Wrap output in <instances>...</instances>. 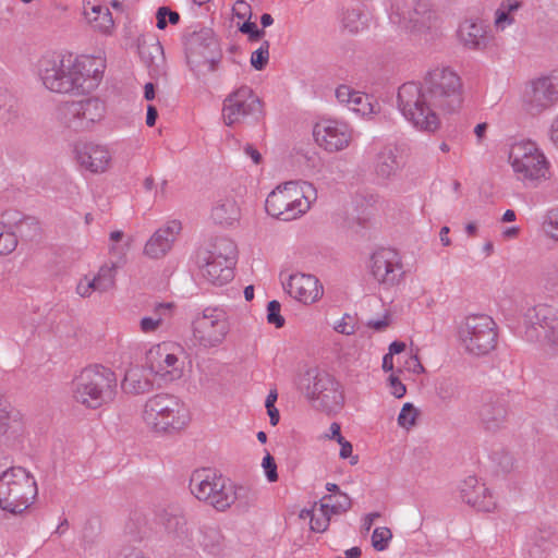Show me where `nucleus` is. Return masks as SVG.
Listing matches in <instances>:
<instances>
[{
	"mask_svg": "<svg viewBox=\"0 0 558 558\" xmlns=\"http://www.w3.org/2000/svg\"><path fill=\"white\" fill-rule=\"evenodd\" d=\"M416 416H417L416 408L412 403L407 402L403 404V407L398 415V424L401 427L409 428L415 424Z\"/></svg>",
	"mask_w": 558,
	"mask_h": 558,
	"instance_id": "603ef678",
	"label": "nucleus"
},
{
	"mask_svg": "<svg viewBox=\"0 0 558 558\" xmlns=\"http://www.w3.org/2000/svg\"><path fill=\"white\" fill-rule=\"evenodd\" d=\"M195 342L205 349L218 347L230 331L227 313L219 307H206L192 322Z\"/></svg>",
	"mask_w": 558,
	"mask_h": 558,
	"instance_id": "ddd939ff",
	"label": "nucleus"
},
{
	"mask_svg": "<svg viewBox=\"0 0 558 558\" xmlns=\"http://www.w3.org/2000/svg\"><path fill=\"white\" fill-rule=\"evenodd\" d=\"M543 230L547 236L558 241V207L547 213L543 222Z\"/></svg>",
	"mask_w": 558,
	"mask_h": 558,
	"instance_id": "3c124183",
	"label": "nucleus"
},
{
	"mask_svg": "<svg viewBox=\"0 0 558 558\" xmlns=\"http://www.w3.org/2000/svg\"><path fill=\"white\" fill-rule=\"evenodd\" d=\"M190 490L199 500L226 511L232 505L246 512L257 500L256 492L247 486L234 485L210 469L195 470L190 478Z\"/></svg>",
	"mask_w": 558,
	"mask_h": 558,
	"instance_id": "f03ea898",
	"label": "nucleus"
},
{
	"mask_svg": "<svg viewBox=\"0 0 558 558\" xmlns=\"http://www.w3.org/2000/svg\"><path fill=\"white\" fill-rule=\"evenodd\" d=\"M204 264L201 265V275L208 282L222 286L233 279V267L210 256L206 255L203 257Z\"/></svg>",
	"mask_w": 558,
	"mask_h": 558,
	"instance_id": "cd10ccee",
	"label": "nucleus"
},
{
	"mask_svg": "<svg viewBox=\"0 0 558 558\" xmlns=\"http://www.w3.org/2000/svg\"><path fill=\"white\" fill-rule=\"evenodd\" d=\"M421 85L435 111L438 109L445 112H453L461 107V80L449 68H436L429 71Z\"/></svg>",
	"mask_w": 558,
	"mask_h": 558,
	"instance_id": "6e6552de",
	"label": "nucleus"
},
{
	"mask_svg": "<svg viewBox=\"0 0 558 558\" xmlns=\"http://www.w3.org/2000/svg\"><path fill=\"white\" fill-rule=\"evenodd\" d=\"M153 381L144 375L143 369L138 367L130 368L124 375L122 389L132 395H142L151 391Z\"/></svg>",
	"mask_w": 558,
	"mask_h": 558,
	"instance_id": "473e14b6",
	"label": "nucleus"
},
{
	"mask_svg": "<svg viewBox=\"0 0 558 558\" xmlns=\"http://www.w3.org/2000/svg\"><path fill=\"white\" fill-rule=\"evenodd\" d=\"M104 69V61L96 57H45L39 61V77L53 93L86 94L99 85Z\"/></svg>",
	"mask_w": 558,
	"mask_h": 558,
	"instance_id": "f257e3e1",
	"label": "nucleus"
},
{
	"mask_svg": "<svg viewBox=\"0 0 558 558\" xmlns=\"http://www.w3.org/2000/svg\"><path fill=\"white\" fill-rule=\"evenodd\" d=\"M349 108L357 113L367 114L372 111L371 102L368 101V96L361 94L359 92L352 97L351 102L348 105Z\"/></svg>",
	"mask_w": 558,
	"mask_h": 558,
	"instance_id": "5fc2aeb1",
	"label": "nucleus"
},
{
	"mask_svg": "<svg viewBox=\"0 0 558 558\" xmlns=\"http://www.w3.org/2000/svg\"><path fill=\"white\" fill-rule=\"evenodd\" d=\"M199 544L211 555H218L222 550V535L215 525L204 524L199 527Z\"/></svg>",
	"mask_w": 558,
	"mask_h": 558,
	"instance_id": "58836bf2",
	"label": "nucleus"
},
{
	"mask_svg": "<svg viewBox=\"0 0 558 558\" xmlns=\"http://www.w3.org/2000/svg\"><path fill=\"white\" fill-rule=\"evenodd\" d=\"M240 31L248 35L251 41H257L265 35V31L263 28L259 29L256 23L251 21H245L242 26H240Z\"/></svg>",
	"mask_w": 558,
	"mask_h": 558,
	"instance_id": "13d9d810",
	"label": "nucleus"
},
{
	"mask_svg": "<svg viewBox=\"0 0 558 558\" xmlns=\"http://www.w3.org/2000/svg\"><path fill=\"white\" fill-rule=\"evenodd\" d=\"M392 538L390 529L386 526L376 527L372 534V546L378 550H385Z\"/></svg>",
	"mask_w": 558,
	"mask_h": 558,
	"instance_id": "49530a36",
	"label": "nucleus"
},
{
	"mask_svg": "<svg viewBox=\"0 0 558 558\" xmlns=\"http://www.w3.org/2000/svg\"><path fill=\"white\" fill-rule=\"evenodd\" d=\"M403 167L399 148L395 145H386L376 155L375 173L379 179L387 180L393 177Z\"/></svg>",
	"mask_w": 558,
	"mask_h": 558,
	"instance_id": "bb28decb",
	"label": "nucleus"
},
{
	"mask_svg": "<svg viewBox=\"0 0 558 558\" xmlns=\"http://www.w3.org/2000/svg\"><path fill=\"white\" fill-rule=\"evenodd\" d=\"M549 178V161L535 143L525 141V179L542 181Z\"/></svg>",
	"mask_w": 558,
	"mask_h": 558,
	"instance_id": "393cba45",
	"label": "nucleus"
},
{
	"mask_svg": "<svg viewBox=\"0 0 558 558\" xmlns=\"http://www.w3.org/2000/svg\"><path fill=\"white\" fill-rule=\"evenodd\" d=\"M143 420L157 433H173L186 427L190 422V413L178 397L157 393L146 401Z\"/></svg>",
	"mask_w": 558,
	"mask_h": 558,
	"instance_id": "423d86ee",
	"label": "nucleus"
},
{
	"mask_svg": "<svg viewBox=\"0 0 558 558\" xmlns=\"http://www.w3.org/2000/svg\"><path fill=\"white\" fill-rule=\"evenodd\" d=\"M97 291L93 279L84 277L76 286V292L82 298L90 296L92 292Z\"/></svg>",
	"mask_w": 558,
	"mask_h": 558,
	"instance_id": "052dcab7",
	"label": "nucleus"
},
{
	"mask_svg": "<svg viewBox=\"0 0 558 558\" xmlns=\"http://www.w3.org/2000/svg\"><path fill=\"white\" fill-rule=\"evenodd\" d=\"M286 291L290 296L303 304H312L318 301L323 293V286L313 275L293 274L289 277Z\"/></svg>",
	"mask_w": 558,
	"mask_h": 558,
	"instance_id": "412c9836",
	"label": "nucleus"
},
{
	"mask_svg": "<svg viewBox=\"0 0 558 558\" xmlns=\"http://www.w3.org/2000/svg\"><path fill=\"white\" fill-rule=\"evenodd\" d=\"M355 93L356 92L352 90L349 86L341 85L336 89V97L340 102L349 105Z\"/></svg>",
	"mask_w": 558,
	"mask_h": 558,
	"instance_id": "0e129e2a",
	"label": "nucleus"
},
{
	"mask_svg": "<svg viewBox=\"0 0 558 558\" xmlns=\"http://www.w3.org/2000/svg\"><path fill=\"white\" fill-rule=\"evenodd\" d=\"M180 231L181 223L179 221H168L148 239L144 247V254L149 258H160L165 256L171 250Z\"/></svg>",
	"mask_w": 558,
	"mask_h": 558,
	"instance_id": "b1692460",
	"label": "nucleus"
},
{
	"mask_svg": "<svg viewBox=\"0 0 558 558\" xmlns=\"http://www.w3.org/2000/svg\"><path fill=\"white\" fill-rule=\"evenodd\" d=\"M389 385L391 387V393L396 397V398H402L405 392H407V388L400 381V379L395 376V375H390L389 376Z\"/></svg>",
	"mask_w": 558,
	"mask_h": 558,
	"instance_id": "680f3d73",
	"label": "nucleus"
},
{
	"mask_svg": "<svg viewBox=\"0 0 558 558\" xmlns=\"http://www.w3.org/2000/svg\"><path fill=\"white\" fill-rule=\"evenodd\" d=\"M397 106L405 120L417 130L434 133L439 129V116L429 105L421 83L402 84L398 90Z\"/></svg>",
	"mask_w": 558,
	"mask_h": 558,
	"instance_id": "0eeeda50",
	"label": "nucleus"
},
{
	"mask_svg": "<svg viewBox=\"0 0 558 558\" xmlns=\"http://www.w3.org/2000/svg\"><path fill=\"white\" fill-rule=\"evenodd\" d=\"M116 558H147L145 554L132 546H125L123 547L118 554Z\"/></svg>",
	"mask_w": 558,
	"mask_h": 558,
	"instance_id": "69168bd1",
	"label": "nucleus"
},
{
	"mask_svg": "<svg viewBox=\"0 0 558 558\" xmlns=\"http://www.w3.org/2000/svg\"><path fill=\"white\" fill-rule=\"evenodd\" d=\"M527 110L538 113L558 101V74L531 82L527 93Z\"/></svg>",
	"mask_w": 558,
	"mask_h": 558,
	"instance_id": "6ab92c4d",
	"label": "nucleus"
},
{
	"mask_svg": "<svg viewBox=\"0 0 558 558\" xmlns=\"http://www.w3.org/2000/svg\"><path fill=\"white\" fill-rule=\"evenodd\" d=\"M508 160L514 172H523V141L515 140L509 144Z\"/></svg>",
	"mask_w": 558,
	"mask_h": 558,
	"instance_id": "a18cd8bd",
	"label": "nucleus"
},
{
	"mask_svg": "<svg viewBox=\"0 0 558 558\" xmlns=\"http://www.w3.org/2000/svg\"><path fill=\"white\" fill-rule=\"evenodd\" d=\"M83 15L92 27L100 33L108 34L113 28L112 14L107 7L84 1Z\"/></svg>",
	"mask_w": 558,
	"mask_h": 558,
	"instance_id": "c85d7f7f",
	"label": "nucleus"
},
{
	"mask_svg": "<svg viewBox=\"0 0 558 558\" xmlns=\"http://www.w3.org/2000/svg\"><path fill=\"white\" fill-rule=\"evenodd\" d=\"M148 520L145 514L140 511H134L126 524V530L135 538L142 539L147 534Z\"/></svg>",
	"mask_w": 558,
	"mask_h": 558,
	"instance_id": "c03bdc74",
	"label": "nucleus"
},
{
	"mask_svg": "<svg viewBox=\"0 0 558 558\" xmlns=\"http://www.w3.org/2000/svg\"><path fill=\"white\" fill-rule=\"evenodd\" d=\"M186 61L195 71L204 65L214 72L221 59V50L211 28L201 27L187 35L185 40Z\"/></svg>",
	"mask_w": 558,
	"mask_h": 558,
	"instance_id": "9b49d317",
	"label": "nucleus"
},
{
	"mask_svg": "<svg viewBox=\"0 0 558 558\" xmlns=\"http://www.w3.org/2000/svg\"><path fill=\"white\" fill-rule=\"evenodd\" d=\"M37 493L34 476L17 466L0 480V508L11 513H21L32 505Z\"/></svg>",
	"mask_w": 558,
	"mask_h": 558,
	"instance_id": "1a4fd4ad",
	"label": "nucleus"
},
{
	"mask_svg": "<svg viewBox=\"0 0 558 558\" xmlns=\"http://www.w3.org/2000/svg\"><path fill=\"white\" fill-rule=\"evenodd\" d=\"M460 497L469 506L478 511L490 512L496 502L485 484L480 483L475 476L466 477L460 485Z\"/></svg>",
	"mask_w": 558,
	"mask_h": 558,
	"instance_id": "4be33fe9",
	"label": "nucleus"
},
{
	"mask_svg": "<svg viewBox=\"0 0 558 558\" xmlns=\"http://www.w3.org/2000/svg\"><path fill=\"white\" fill-rule=\"evenodd\" d=\"M371 13L363 3H354L348 7L342 14L341 23L344 29L351 34H356L368 27Z\"/></svg>",
	"mask_w": 558,
	"mask_h": 558,
	"instance_id": "7c9ffc66",
	"label": "nucleus"
},
{
	"mask_svg": "<svg viewBox=\"0 0 558 558\" xmlns=\"http://www.w3.org/2000/svg\"><path fill=\"white\" fill-rule=\"evenodd\" d=\"M117 265H102L93 281L98 292H107L112 289L116 283Z\"/></svg>",
	"mask_w": 558,
	"mask_h": 558,
	"instance_id": "a19ab883",
	"label": "nucleus"
},
{
	"mask_svg": "<svg viewBox=\"0 0 558 558\" xmlns=\"http://www.w3.org/2000/svg\"><path fill=\"white\" fill-rule=\"evenodd\" d=\"M458 38L465 48L484 49L488 43L486 25L483 21L465 20L459 25Z\"/></svg>",
	"mask_w": 558,
	"mask_h": 558,
	"instance_id": "a878e982",
	"label": "nucleus"
},
{
	"mask_svg": "<svg viewBox=\"0 0 558 558\" xmlns=\"http://www.w3.org/2000/svg\"><path fill=\"white\" fill-rule=\"evenodd\" d=\"M281 305L278 301L272 300L267 305V322L276 328L284 326V318L280 314Z\"/></svg>",
	"mask_w": 558,
	"mask_h": 558,
	"instance_id": "6e6d98bb",
	"label": "nucleus"
},
{
	"mask_svg": "<svg viewBox=\"0 0 558 558\" xmlns=\"http://www.w3.org/2000/svg\"><path fill=\"white\" fill-rule=\"evenodd\" d=\"M222 264L234 267L236 263L238 250L235 243L229 238H218L213 244V248L205 253Z\"/></svg>",
	"mask_w": 558,
	"mask_h": 558,
	"instance_id": "c9c22d12",
	"label": "nucleus"
},
{
	"mask_svg": "<svg viewBox=\"0 0 558 558\" xmlns=\"http://www.w3.org/2000/svg\"><path fill=\"white\" fill-rule=\"evenodd\" d=\"M19 122L16 99L7 90L0 89V124L13 129Z\"/></svg>",
	"mask_w": 558,
	"mask_h": 558,
	"instance_id": "e433bc0d",
	"label": "nucleus"
},
{
	"mask_svg": "<svg viewBox=\"0 0 558 558\" xmlns=\"http://www.w3.org/2000/svg\"><path fill=\"white\" fill-rule=\"evenodd\" d=\"M459 338L470 354L486 355L497 344L496 323L487 315H471L460 328Z\"/></svg>",
	"mask_w": 558,
	"mask_h": 558,
	"instance_id": "9d476101",
	"label": "nucleus"
},
{
	"mask_svg": "<svg viewBox=\"0 0 558 558\" xmlns=\"http://www.w3.org/2000/svg\"><path fill=\"white\" fill-rule=\"evenodd\" d=\"M262 116V100L247 85L240 86L223 100L222 120L227 126L243 123L248 119L258 121Z\"/></svg>",
	"mask_w": 558,
	"mask_h": 558,
	"instance_id": "f8f14e48",
	"label": "nucleus"
},
{
	"mask_svg": "<svg viewBox=\"0 0 558 558\" xmlns=\"http://www.w3.org/2000/svg\"><path fill=\"white\" fill-rule=\"evenodd\" d=\"M335 497V501H332L333 497L331 495H325L322 498L320 502L325 510H329L331 514H341L351 509L352 501L345 493H339Z\"/></svg>",
	"mask_w": 558,
	"mask_h": 558,
	"instance_id": "37998d69",
	"label": "nucleus"
},
{
	"mask_svg": "<svg viewBox=\"0 0 558 558\" xmlns=\"http://www.w3.org/2000/svg\"><path fill=\"white\" fill-rule=\"evenodd\" d=\"M38 230V222L32 217H23L13 225L1 222L0 255H8L16 248L17 236L31 238Z\"/></svg>",
	"mask_w": 558,
	"mask_h": 558,
	"instance_id": "aec40b11",
	"label": "nucleus"
},
{
	"mask_svg": "<svg viewBox=\"0 0 558 558\" xmlns=\"http://www.w3.org/2000/svg\"><path fill=\"white\" fill-rule=\"evenodd\" d=\"M475 415L483 430L495 434L506 426L509 411L502 398L493 392H485L481 397Z\"/></svg>",
	"mask_w": 558,
	"mask_h": 558,
	"instance_id": "dca6fc26",
	"label": "nucleus"
},
{
	"mask_svg": "<svg viewBox=\"0 0 558 558\" xmlns=\"http://www.w3.org/2000/svg\"><path fill=\"white\" fill-rule=\"evenodd\" d=\"M233 14L241 20L251 16V7L243 0H238L233 5Z\"/></svg>",
	"mask_w": 558,
	"mask_h": 558,
	"instance_id": "338daca9",
	"label": "nucleus"
},
{
	"mask_svg": "<svg viewBox=\"0 0 558 558\" xmlns=\"http://www.w3.org/2000/svg\"><path fill=\"white\" fill-rule=\"evenodd\" d=\"M146 367L155 375L169 381L181 378L183 373L178 356L170 353L165 343L148 350L146 353Z\"/></svg>",
	"mask_w": 558,
	"mask_h": 558,
	"instance_id": "a211bd4d",
	"label": "nucleus"
},
{
	"mask_svg": "<svg viewBox=\"0 0 558 558\" xmlns=\"http://www.w3.org/2000/svg\"><path fill=\"white\" fill-rule=\"evenodd\" d=\"M61 121L76 132L88 130L105 114V105L95 97L65 101L59 107Z\"/></svg>",
	"mask_w": 558,
	"mask_h": 558,
	"instance_id": "4468645a",
	"label": "nucleus"
},
{
	"mask_svg": "<svg viewBox=\"0 0 558 558\" xmlns=\"http://www.w3.org/2000/svg\"><path fill=\"white\" fill-rule=\"evenodd\" d=\"M373 277L386 287L399 284L404 275L399 254L392 248H380L371 257Z\"/></svg>",
	"mask_w": 558,
	"mask_h": 558,
	"instance_id": "2eb2a0df",
	"label": "nucleus"
},
{
	"mask_svg": "<svg viewBox=\"0 0 558 558\" xmlns=\"http://www.w3.org/2000/svg\"><path fill=\"white\" fill-rule=\"evenodd\" d=\"M172 308L171 303H159L154 308L153 316L143 317L140 322L143 332L155 331L162 323L165 316L169 315Z\"/></svg>",
	"mask_w": 558,
	"mask_h": 558,
	"instance_id": "ea45409f",
	"label": "nucleus"
},
{
	"mask_svg": "<svg viewBox=\"0 0 558 558\" xmlns=\"http://www.w3.org/2000/svg\"><path fill=\"white\" fill-rule=\"evenodd\" d=\"M239 217V207L234 199H220L211 210V218L219 225H232Z\"/></svg>",
	"mask_w": 558,
	"mask_h": 558,
	"instance_id": "4c0bfd02",
	"label": "nucleus"
},
{
	"mask_svg": "<svg viewBox=\"0 0 558 558\" xmlns=\"http://www.w3.org/2000/svg\"><path fill=\"white\" fill-rule=\"evenodd\" d=\"M353 317L349 314H344L342 319L335 326V330L339 333L350 336L355 332V327L352 324Z\"/></svg>",
	"mask_w": 558,
	"mask_h": 558,
	"instance_id": "bf43d9fd",
	"label": "nucleus"
},
{
	"mask_svg": "<svg viewBox=\"0 0 558 558\" xmlns=\"http://www.w3.org/2000/svg\"><path fill=\"white\" fill-rule=\"evenodd\" d=\"M74 151L80 167L92 173L104 172L111 160L110 153L105 146L93 143L77 144Z\"/></svg>",
	"mask_w": 558,
	"mask_h": 558,
	"instance_id": "5701e85b",
	"label": "nucleus"
},
{
	"mask_svg": "<svg viewBox=\"0 0 558 558\" xmlns=\"http://www.w3.org/2000/svg\"><path fill=\"white\" fill-rule=\"evenodd\" d=\"M268 59H269V43L266 40L260 45V47L257 50H255L252 53L251 64L255 70L260 71L267 65Z\"/></svg>",
	"mask_w": 558,
	"mask_h": 558,
	"instance_id": "8fccbe9b",
	"label": "nucleus"
},
{
	"mask_svg": "<svg viewBox=\"0 0 558 558\" xmlns=\"http://www.w3.org/2000/svg\"><path fill=\"white\" fill-rule=\"evenodd\" d=\"M23 433L22 423L5 409H0V445L13 446Z\"/></svg>",
	"mask_w": 558,
	"mask_h": 558,
	"instance_id": "2f4dec72",
	"label": "nucleus"
},
{
	"mask_svg": "<svg viewBox=\"0 0 558 558\" xmlns=\"http://www.w3.org/2000/svg\"><path fill=\"white\" fill-rule=\"evenodd\" d=\"M492 461L504 473H509L513 468V458L509 451L497 450L492 453Z\"/></svg>",
	"mask_w": 558,
	"mask_h": 558,
	"instance_id": "864d4df0",
	"label": "nucleus"
},
{
	"mask_svg": "<svg viewBox=\"0 0 558 558\" xmlns=\"http://www.w3.org/2000/svg\"><path fill=\"white\" fill-rule=\"evenodd\" d=\"M548 331H546L545 338L548 342L557 344L558 343V319H554L550 325L547 326Z\"/></svg>",
	"mask_w": 558,
	"mask_h": 558,
	"instance_id": "774afa93",
	"label": "nucleus"
},
{
	"mask_svg": "<svg viewBox=\"0 0 558 558\" xmlns=\"http://www.w3.org/2000/svg\"><path fill=\"white\" fill-rule=\"evenodd\" d=\"M313 136L316 143L328 151H339L351 141L349 125L337 120H324L315 124Z\"/></svg>",
	"mask_w": 558,
	"mask_h": 558,
	"instance_id": "f3484780",
	"label": "nucleus"
},
{
	"mask_svg": "<svg viewBox=\"0 0 558 558\" xmlns=\"http://www.w3.org/2000/svg\"><path fill=\"white\" fill-rule=\"evenodd\" d=\"M262 466L269 482H276L278 480L277 464L274 457L270 453H267L263 458Z\"/></svg>",
	"mask_w": 558,
	"mask_h": 558,
	"instance_id": "4d7b16f0",
	"label": "nucleus"
},
{
	"mask_svg": "<svg viewBox=\"0 0 558 558\" xmlns=\"http://www.w3.org/2000/svg\"><path fill=\"white\" fill-rule=\"evenodd\" d=\"M301 388L311 408L327 415H335L344 404L340 383L329 373L308 369L301 379Z\"/></svg>",
	"mask_w": 558,
	"mask_h": 558,
	"instance_id": "39448f33",
	"label": "nucleus"
},
{
	"mask_svg": "<svg viewBox=\"0 0 558 558\" xmlns=\"http://www.w3.org/2000/svg\"><path fill=\"white\" fill-rule=\"evenodd\" d=\"M149 49H150V51L148 53L151 58H150V62H149L148 66L153 71L159 72V64H158V62L155 61V57L153 56V53L154 52L157 53L159 56V60L162 62L163 61L162 46L159 43H157V44L153 45Z\"/></svg>",
	"mask_w": 558,
	"mask_h": 558,
	"instance_id": "e2e57ef3",
	"label": "nucleus"
},
{
	"mask_svg": "<svg viewBox=\"0 0 558 558\" xmlns=\"http://www.w3.org/2000/svg\"><path fill=\"white\" fill-rule=\"evenodd\" d=\"M410 8L411 7L405 0H389V21L398 27L404 29V26L409 25V20H407V11H409Z\"/></svg>",
	"mask_w": 558,
	"mask_h": 558,
	"instance_id": "79ce46f5",
	"label": "nucleus"
},
{
	"mask_svg": "<svg viewBox=\"0 0 558 558\" xmlns=\"http://www.w3.org/2000/svg\"><path fill=\"white\" fill-rule=\"evenodd\" d=\"M330 514H331L330 511L325 510L323 508V504L320 502L319 514H316L315 512H313L311 520H310V525H311L312 531L317 532V533L325 532L327 530V527L329 526Z\"/></svg>",
	"mask_w": 558,
	"mask_h": 558,
	"instance_id": "09e8293b",
	"label": "nucleus"
},
{
	"mask_svg": "<svg viewBox=\"0 0 558 558\" xmlns=\"http://www.w3.org/2000/svg\"><path fill=\"white\" fill-rule=\"evenodd\" d=\"M117 376L102 365H90L81 371L72 383V396L77 403L98 409L114 399Z\"/></svg>",
	"mask_w": 558,
	"mask_h": 558,
	"instance_id": "7ed1b4c3",
	"label": "nucleus"
},
{
	"mask_svg": "<svg viewBox=\"0 0 558 558\" xmlns=\"http://www.w3.org/2000/svg\"><path fill=\"white\" fill-rule=\"evenodd\" d=\"M407 13L409 25L404 26V31L408 32H421L425 28H429L435 17V12L426 0L416 1Z\"/></svg>",
	"mask_w": 558,
	"mask_h": 558,
	"instance_id": "c756f323",
	"label": "nucleus"
},
{
	"mask_svg": "<svg viewBox=\"0 0 558 558\" xmlns=\"http://www.w3.org/2000/svg\"><path fill=\"white\" fill-rule=\"evenodd\" d=\"M157 24L159 29H165L168 24L175 25L180 21V14L170 10L168 7H160L156 13Z\"/></svg>",
	"mask_w": 558,
	"mask_h": 558,
	"instance_id": "de8ad7c7",
	"label": "nucleus"
},
{
	"mask_svg": "<svg viewBox=\"0 0 558 558\" xmlns=\"http://www.w3.org/2000/svg\"><path fill=\"white\" fill-rule=\"evenodd\" d=\"M160 522L165 526L168 534L172 535L174 539L184 543L190 541V529L187 526V520L184 515L172 514L163 512L160 515Z\"/></svg>",
	"mask_w": 558,
	"mask_h": 558,
	"instance_id": "f704fd0d",
	"label": "nucleus"
},
{
	"mask_svg": "<svg viewBox=\"0 0 558 558\" xmlns=\"http://www.w3.org/2000/svg\"><path fill=\"white\" fill-rule=\"evenodd\" d=\"M521 7V0H502L499 3L497 10L495 11V31L504 32L507 27L511 26L514 23V16L517 15Z\"/></svg>",
	"mask_w": 558,
	"mask_h": 558,
	"instance_id": "72a5a7b5",
	"label": "nucleus"
},
{
	"mask_svg": "<svg viewBox=\"0 0 558 558\" xmlns=\"http://www.w3.org/2000/svg\"><path fill=\"white\" fill-rule=\"evenodd\" d=\"M315 199L316 190L312 183L289 181L270 192L265 209L271 217L291 221L305 214Z\"/></svg>",
	"mask_w": 558,
	"mask_h": 558,
	"instance_id": "20e7f679",
	"label": "nucleus"
}]
</instances>
